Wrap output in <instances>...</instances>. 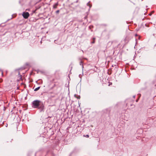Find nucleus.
Returning a JSON list of instances; mask_svg holds the SVG:
<instances>
[{
    "instance_id": "obj_7",
    "label": "nucleus",
    "mask_w": 156,
    "mask_h": 156,
    "mask_svg": "<svg viewBox=\"0 0 156 156\" xmlns=\"http://www.w3.org/2000/svg\"><path fill=\"white\" fill-rule=\"evenodd\" d=\"M54 83H55V84H54V85L52 87V88H54V87H55L56 86V84H55V83H56V82H54Z\"/></svg>"
},
{
    "instance_id": "obj_8",
    "label": "nucleus",
    "mask_w": 156,
    "mask_h": 156,
    "mask_svg": "<svg viewBox=\"0 0 156 156\" xmlns=\"http://www.w3.org/2000/svg\"><path fill=\"white\" fill-rule=\"evenodd\" d=\"M154 11H152L151 13L149 14V15L151 16L152 13H153Z\"/></svg>"
},
{
    "instance_id": "obj_5",
    "label": "nucleus",
    "mask_w": 156,
    "mask_h": 156,
    "mask_svg": "<svg viewBox=\"0 0 156 156\" xmlns=\"http://www.w3.org/2000/svg\"><path fill=\"white\" fill-rule=\"evenodd\" d=\"M40 87H39L36 88L35 89H34V91H37L38 90H39L40 89Z\"/></svg>"
},
{
    "instance_id": "obj_10",
    "label": "nucleus",
    "mask_w": 156,
    "mask_h": 156,
    "mask_svg": "<svg viewBox=\"0 0 156 156\" xmlns=\"http://www.w3.org/2000/svg\"><path fill=\"white\" fill-rule=\"evenodd\" d=\"M2 80L1 79H0V82H2Z\"/></svg>"
},
{
    "instance_id": "obj_11",
    "label": "nucleus",
    "mask_w": 156,
    "mask_h": 156,
    "mask_svg": "<svg viewBox=\"0 0 156 156\" xmlns=\"http://www.w3.org/2000/svg\"><path fill=\"white\" fill-rule=\"evenodd\" d=\"M55 80V79H53L52 80L51 82L52 83H53L54 81Z\"/></svg>"
},
{
    "instance_id": "obj_4",
    "label": "nucleus",
    "mask_w": 156,
    "mask_h": 156,
    "mask_svg": "<svg viewBox=\"0 0 156 156\" xmlns=\"http://www.w3.org/2000/svg\"><path fill=\"white\" fill-rule=\"evenodd\" d=\"M95 38H93V41L91 42L92 44H94L95 42Z\"/></svg>"
},
{
    "instance_id": "obj_3",
    "label": "nucleus",
    "mask_w": 156,
    "mask_h": 156,
    "mask_svg": "<svg viewBox=\"0 0 156 156\" xmlns=\"http://www.w3.org/2000/svg\"><path fill=\"white\" fill-rule=\"evenodd\" d=\"M58 5V2H57V3L55 4L53 6V8L54 9L57 8Z\"/></svg>"
},
{
    "instance_id": "obj_6",
    "label": "nucleus",
    "mask_w": 156,
    "mask_h": 156,
    "mask_svg": "<svg viewBox=\"0 0 156 156\" xmlns=\"http://www.w3.org/2000/svg\"><path fill=\"white\" fill-rule=\"evenodd\" d=\"M83 136L84 137H85L87 138H88L89 137V136L88 135H84Z\"/></svg>"
},
{
    "instance_id": "obj_12",
    "label": "nucleus",
    "mask_w": 156,
    "mask_h": 156,
    "mask_svg": "<svg viewBox=\"0 0 156 156\" xmlns=\"http://www.w3.org/2000/svg\"><path fill=\"white\" fill-rule=\"evenodd\" d=\"M2 75H3V72H2Z\"/></svg>"
},
{
    "instance_id": "obj_9",
    "label": "nucleus",
    "mask_w": 156,
    "mask_h": 156,
    "mask_svg": "<svg viewBox=\"0 0 156 156\" xmlns=\"http://www.w3.org/2000/svg\"><path fill=\"white\" fill-rule=\"evenodd\" d=\"M59 12V10H58L56 11V13H58Z\"/></svg>"
},
{
    "instance_id": "obj_1",
    "label": "nucleus",
    "mask_w": 156,
    "mask_h": 156,
    "mask_svg": "<svg viewBox=\"0 0 156 156\" xmlns=\"http://www.w3.org/2000/svg\"><path fill=\"white\" fill-rule=\"evenodd\" d=\"M40 101L38 100H35L33 102V106L35 108H37L39 105Z\"/></svg>"
},
{
    "instance_id": "obj_2",
    "label": "nucleus",
    "mask_w": 156,
    "mask_h": 156,
    "mask_svg": "<svg viewBox=\"0 0 156 156\" xmlns=\"http://www.w3.org/2000/svg\"><path fill=\"white\" fill-rule=\"evenodd\" d=\"M22 15L24 18L26 19L28 18L30 16L28 12H24L23 13Z\"/></svg>"
}]
</instances>
